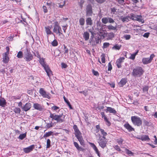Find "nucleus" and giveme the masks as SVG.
<instances>
[{"instance_id":"1","label":"nucleus","mask_w":157,"mask_h":157,"mask_svg":"<svg viewBox=\"0 0 157 157\" xmlns=\"http://www.w3.org/2000/svg\"><path fill=\"white\" fill-rule=\"evenodd\" d=\"M65 116L63 114L60 115H56L54 113H50V117L52 120L56 121L57 122L61 123L64 121Z\"/></svg>"},{"instance_id":"2","label":"nucleus","mask_w":157,"mask_h":157,"mask_svg":"<svg viewBox=\"0 0 157 157\" xmlns=\"http://www.w3.org/2000/svg\"><path fill=\"white\" fill-rule=\"evenodd\" d=\"M39 62L40 64L44 67L47 73V75L49 77H50L52 75V72L50 69L49 66L45 64L44 59L43 58L41 59L40 58V59Z\"/></svg>"},{"instance_id":"3","label":"nucleus","mask_w":157,"mask_h":157,"mask_svg":"<svg viewBox=\"0 0 157 157\" xmlns=\"http://www.w3.org/2000/svg\"><path fill=\"white\" fill-rule=\"evenodd\" d=\"M144 72V71L142 68L140 67H138L133 70L132 73L135 77H139L143 74Z\"/></svg>"},{"instance_id":"4","label":"nucleus","mask_w":157,"mask_h":157,"mask_svg":"<svg viewBox=\"0 0 157 157\" xmlns=\"http://www.w3.org/2000/svg\"><path fill=\"white\" fill-rule=\"evenodd\" d=\"M131 120L133 124L138 126L142 125V122L141 118L138 116H133L131 117Z\"/></svg>"},{"instance_id":"5","label":"nucleus","mask_w":157,"mask_h":157,"mask_svg":"<svg viewBox=\"0 0 157 157\" xmlns=\"http://www.w3.org/2000/svg\"><path fill=\"white\" fill-rule=\"evenodd\" d=\"M24 59L26 61L29 62L33 59V55L28 49H26V51L24 52Z\"/></svg>"},{"instance_id":"6","label":"nucleus","mask_w":157,"mask_h":157,"mask_svg":"<svg viewBox=\"0 0 157 157\" xmlns=\"http://www.w3.org/2000/svg\"><path fill=\"white\" fill-rule=\"evenodd\" d=\"M130 19L133 20H136L140 22H141L142 23L144 22V20L142 19V16L140 15H135L133 13L130 14Z\"/></svg>"},{"instance_id":"7","label":"nucleus","mask_w":157,"mask_h":157,"mask_svg":"<svg viewBox=\"0 0 157 157\" xmlns=\"http://www.w3.org/2000/svg\"><path fill=\"white\" fill-rule=\"evenodd\" d=\"M155 56V55L153 54H152L151 55L150 58H143L142 59V62L143 64H145L150 63Z\"/></svg>"},{"instance_id":"8","label":"nucleus","mask_w":157,"mask_h":157,"mask_svg":"<svg viewBox=\"0 0 157 157\" xmlns=\"http://www.w3.org/2000/svg\"><path fill=\"white\" fill-rule=\"evenodd\" d=\"M39 93L43 98H47L48 99H50L51 95L49 93H47L43 88L40 89Z\"/></svg>"},{"instance_id":"9","label":"nucleus","mask_w":157,"mask_h":157,"mask_svg":"<svg viewBox=\"0 0 157 157\" xmlns=\"http://www.w3.org/2000/svg\"><path fill=\"white\" fill-rule=\"evenodd\" d=\"M53 31L54 33L58 34L59 36H64L62 33V31L60 26L56 27H54Z\"/></svg>"},{"instance_id":"10","label":"nucleus","mask_w":157,"mask_h":157,"mask_svg":"<svg viewBox=\"0 0 157 157\" xmlns=\"http://www.w3.org/2000/svg\"><path fill=\"white\" fill-rule=\"evenodd\" d=\"M86 16H91L93 13L92 7L91 5L88 4L86 8Z\"/></svg>"},{"instance_id":"11","label":"nucleus","mask_w":157,"mask_h":157,"mask_svg":"<svg viewBox=\"0 0 157 157\" xmlns=\"http://www.w3.org/2000/svg\"><path fill=\"white\" fill-rule=\"evenodd\" d=\"M105 139H102V138L100 137L98 143L99 146L102 148H104L106 146L107 142Z\"/></svg>"},{"instance_id":"12","label":"nucleus","mask_w":157,"mask_h":157,"mask_svg":"<svg viewBox=\"0 0 157 157\" xmlns=\"http://www.w3.org/2000/svg\"><path fill=\"white\" fill-rule=\"evenodd\" d=\"M73 129L75 131V134L76 137L82 135V134L79 130L77 126L76 125H74Z\"/></svg>"},{"instance_id":"13","label":"nucleus","mask_w":157,"mask_h":157,"mask_svg":"<svg viewBox=\"0 0 157 157\" xmlns=\"http://www.w3.org/2000/svg\"><path fill=\"white\" fill-rule=\"evenodd\" d=\"M125 58L123 57H120L119 59H117L116 62V63L117 67L120 68L121 67V63L123 62V61L124 59Z\"/></svg>"},{"instance_id":"14","label":"nucleus","mask_w":157,"mask_h":157,"mask_svg":"<svg viewBox=\"0 0 157 157\" xmlns=\"http://www.w3.org/2000/svg\"><path fill=\"white\" fill-rule=\"evenodd\" d=\"M34 148V145H30L28 147L24 148L23 149V151L24 152L26 153H28L32 151Z\"/></svg>"},{"instance_id":"15","label":"nucleus","mask_w":157,"mask_h":157,"mask_svg":"<svg viewBox=\"0 0 157 157\" xmlns=\"http://www.w3.org/2000/svg\"><path fill=\"white\" fill-rule=\"evenodd\" d=\"M31 107V104L30 103L28 102L26 103L25 105L22 107V109L25 111L29 110Z\"/></svg>"},{"instance_id":"16","label":"nucleus","mask_w":157,"mask_h":157,"mask_svg":"<svg viewBox=\"0 0 157 157\" xmlns=\"http://www.w3.org/2000/svg\"><path fill=\"white\" fill-rule=\"evenodd\" d=\"M9 54L3 53V61L5 63H7L8 62L9 58L8 56Z\"/></svg>"},{"instance_id":"17","label":"nucleus","mask_w":157,"mask_h":157,"mask_svg":"<svg viewBox=\"0 0 157 157\" xmlns=\"http://www.w3.org/2000/svg\"><path fill=\"white\" fill-rule=\"evenodd\" d=\"M124 126L129 132L135 131L134 129L132 128V126L129 124V123H125L124 125Z\"/></svg>"},{"instance_id":"18","label":"nucleus","mask_w":157,"mask_h":157,"mask_svg":"<svg viewBox=\"0 0 157 157\" xmlns=\"http://www.w3.org/2000/svg\"><path fill=\"white\" fill-rule=\"evenodd\" d=\"M90 146L91 147H92L94 149V150L96 152V153L98 154V155L99 156H100L98 148L96 147L94 143H90Z\"/></svg>"},{"instance_id":"19","label":"nucleus","mask_w":157,"mask_h":157,"mask_svg":"<svg viewBox=\"0 0 157 157\" xmlns=\"http://www.w3.org/2000/svg\"><path fill=\"white\" fill-rule=\"evenodd\" d=\"M45 30L46 33H47V37H48V36L49 35L51 34H53V33H52V31H51V27L49 26H46L45 27Z\"/></svg>"},{"instance_id":"20","label":"nucleus","mask_w":157,"mask_h":157,"mask_svg":"<svg viewBox=\"0 0 157 157\" xmlns=\"http://www.w3.org/2000/svg\"><path fill=\"white\" fill-rule=\"evenodd\" d=\"M127 82V80L125 78H122L120 82L118 83V84L119 86L122 87Z\"/></svg>"},{"instance_id":"21","label":"nucleus","mask_w":157,"mask_h":157,"mask_svg":"<svg viewBox=\"0 0 157 157\" xmlns=\"http://www.w3.org/2000/svg\"><path fill=\"white\" fill-rule=\"evenodd\" d=\"M107 108L106 109L107 112H108L110 113H113L114 114L116 113L117 111L114 108L110 107H107Z\"/></svg>"},{"instance_id":"22","label":"nucleus","mask_w":157,"mask_h":157,"mask_svg":"<svg viewBox=\"0 0 157 157\" xmlns=\"http://www.w3.org/2000/svg\"><path fill=\"white\" fill-rule=\"evenodd\" d=\"M33 107L35 109L39 110H41L42 109L41 105L38 103H34Z\"/></svg>"},{"instance_id":"23","label":"nucleus","mask_w":157,"mask_h":157,"mask_svg":"<svg viewBox=\"0 0 157 157\" xmlns=\"http://www.w3.org/2000/svg\"><path fill=\"white\" fill-rule=\"evenodd\" d=\"M6 104V100L4 98H0V106L2 107H5Z\"/></svg>"},{"instance_id":"24","label":"nucleus","mask_w":157,"mask_h":157,"mask_svg":"<svg viewBox=\"0 0 157 157\" xmlns=\"http://www.w3.org/2000/svg\"><path fill=\"white\" fill-rule=\"evenodd\" d=\"M140 139L141 140L143 141H149L150 140L148 136L146 135L141 136Z\"/></svg>"},{"instance_id":"25","label":"nucleus","mask_w":157,"mask_h":157,"mask_svg":"<svg viewBox=\"0 0 157 157\" xmlns=\"http://www.w3.org/2000/svg\"><path fill=\"white\" fill-rule=\"evenodd\" d=\"M80 142V144L82 145L84 144V140L82 138V135L76 137Z\"/></svg>"},{"instance_id":"26","label":"nucleus","mask_w":157,"mask_h":157,"mask_svg":"<svg viewBox=\"0 0 157 157\" xmlns=\"http://www.w3.org/2000/svg\"><path fill=\"white\" fill-rule=\"evenodd\" d=\"M74 144L75 147L79 151H83V150L84 149L82 148L79 147L78 144L77 142H74Z\"/></svg>"},{"instance_id":"27","label":"nucleus","mask_w":157,"mask_h":157,"mask_svg":"<svg viewBox=\"0 0 157 157\" xmlns=\"http://www.w3.org/2000/svg\"><path fill=\"white\" fill-rule=\"evenodd\" d=\"M92 20L90 17H88L86 19V24L87 25H92Z\"/></svg>"},{"instance_id":"28","label":"nucleus","mask_w":157,"mask_h":157,"mask_svg":"<svg viewBox=\"0 0 157 157\" xmlns=\"http://www.w3.org/2000/svg\"><path fill=\"white\" fill-rule=\"evenodd\" d=\"M89 33L87 32H85L83 35V37L86 40H88L89 39Z\"/></svg>"},{"instance_id":"29","label":"nucleus","mask_w":157,"mask_h":157,"mask_svg":"<svg viewBox=\"0 0 157 157\" xmlns=\"http://www.w3.org/2000/svg\"><path fill=\"white\" fill-rule=\"evenodd\" d=\"M138 52V51H137L136 52L131 54V56L128 58L129 59L134 60Z\"/></svg>"},{"instance_id":"30","label":"nucleus","mask_w":157,"mask_h":157,"mask_svg":"<svg viewBox=\"0 0 157 157\" xmlns=\"http://www.w3.org/2000/svg\"><path fill=\"white\" fill-rule=\"evenodd\" d=\"M107 27L109 30H116L117 26L116 25L115 26H113L112 25H108Z\"/></svg>"},{"instance_id":"31","label":"nucleus","mask_w":157,"mask_h":157,"mask_svg":"<svg viewBox=\"0 0 157 157\" xmlns=\"http://www.w3.org/2000/svg\"><path fill=\"white\" fill-rule=\"evenodd\" d=\"M100 131L101 134L103 135L102 138L104 139H105V136L107 135V133L105 132L104 130L102 129H100Z\"/></svg>"},{"instance_id":"32","label":"nucleus","mask_w":157,"mask_h":157,"mask_svg":"<svg viewBox=\"0 0 157 157\" xmlns=\"http://www.w3.org/2000/svg\"><path fill=\"white\" fill-rule=\"evenodd\" d=\"M26 134H27L26 132H25L24 133H23L22 134H21L19 136L18 138L20 139L21 140H22L24 139L25 137H26Z\"/></svg>"},{"instance_id":"33","label":"nucleus","mask_w":157,"mask_h":157,"mask_svg":"<svg viewBox=\"0 0 157 157\" xmlns=\"http://www.w3.org/2000/svg\"><path fill=\"white\" fill-rule=\"evenodd\" d=\"M79 24L81 26L84 25L85 22V20L84 18L82 17L80 18L79 19Z\"/></svg>"},{"instance_id":"34","label":"nucleus","mask_w":157,"mask_h":157,"mask_svg":"<svg viewBox=\"0 0 157 157\" xmlns=\"http://www.w3.org/2000/svg\"><path fill=\"white\" fill-rule=\"evenodd\" d=\"M121 47V45H120L117 44H115L114 46L112 48V49H115L119 50L120 49Z\"/></svg>"},{"instance_id":"35","label":"nucleus","mask_w":157,"mask_h":157,"mask_svg":"<svg viewBox=\"0 0 157 157\" xmlns=\"http://www.w3.org/2000/svg\"><path fill=\"white\" fill-rule=\"evenodd\" d=\"M53 132L52 131H50L47 132H46L44 135L43 137L44 138L47 137L53 134Z\"/></svg>"},{"instance_id":"36","label":"nucleus","mask_w":157,"mask_h":157,"mask_svg":"<svg viewBox=\"0 0 157 157\" xmlns=\"http://www.w3.org/2000/svg\"><path fill=\"white\" fill-rule=\"evenodd\" d=\"M129 19H130V14L128 16L121 18V20L123 22L125 21H128L129 20Z\"/></svg>"},{"instance_id":"37","label":"nucleus","mask_w":157,"mask_h":157,"mask_svg":"<svg viewBox=\"0 0 157 157\" xmlns=\"http://www.w3.org/2000/svg\"><path fill=\"white\" fill-rule=\"evenodd\" d=\"M53 123L51 122V123H47L46 125L45 126V128H49L51 127H52L53 126Z\"/></svg>"},{"instance_id":"38","label":"nucleus","mask_w":157,"mask_h":157,"mask_svg":"<svg viewBox=\"0 0 157 157\" xmlns=\"http://www.w3.org/2000/svg\"><path fill=\"white\" fill-rule=\"evenodd\" d=\"M102 22L104 24H106L108 22V17H103L101 19Z\"/></svg>"},{"instance_id":"39","label":"nucleus","mask_w":157,"mask_h":157,"mask_svg":"<svg viewBox=\"0 0 157 157\" xmlns=\"http://www.w3.org/2000/svg\"><path fill=\"white\" fill-rule=\"evenodd\" d=\"M85 1L84 0H80L78 2V5L80 6L81 9H82L83 7V4H84Z\"/></svg>"},{"instance_id":"40","label":"nucleus","mask_w":157,"mask_h":157,"mask_svg":"<svg viewBox=\"0 0 157 157\" xmlns=\"http://www.w3.org/2000/svg\"><path fill=\"white\" fill-rule=\"evenodd\" d=\"M17 57L18 58H21L23 57V52L21 51H19L17 53Z\"/></svg>"},{"instance_id":"41","label":"nucleus","mask_w":157,"mask_h":157,"mask_svg":"<svg viewBox=\"0 0 157 157\" xmlns=\"http://www.w3.org/2000/svg\"><path fill=\"white\" fill-rule=\"evenodd\" d=\"M13 111L16 113L20 114V113L21 109L17 107H15L13 109Z\"/></svg>"},{"instance_id":"42","label":"nucleus","mask_w":157,"mask_h":157,"mask_svg":"<svg viewBox=\"0 0 157 157\" xmlns=\"http://www.w3.org/2000/svg\"><path fill=\"white\" fill-rule=\"evenodd\" d=\"M114 34L112 32L109 33L108 35V38L109 39H112L114 37Z\"/></svg>"},{"instance_id":"43","label":"nucleus","mask_w":157,"mask_h":157,"mask_svg":"<svg viewBox=\"0 0 157 157\" xmlns=\"http://www.w3.org/2000/svg\"><path fill=\"white\" fill-rule=\"evenodd\" d=\"M117 141L119 144L121 145L122 144L124 140L121 138H120L119 139H117Z\"/></svg>"},{"instance_id":"44","label":"nucleus","mask_w":157,"mask_h":157,"mask_svg":"<svg viewBox=\"0 0 157 157\" xmlns=\"http://www.w3.org/2000/svg\"><path fill=\"white\" fill-rule=\"evenodd\" d=\"M101 60L102 63H105V56L104 54H102L101 56Z\"/></svg>"},{"instance_id":"45","label":"nucleus","mask_w":157,"mask_h":157,"mask_svg":"<svg viewBox=\"0 0 157 157\" xmlns=\"http://www.w3.org/2000/svg\"><path fill=\"white\" fill-rule=\"evenodd\" d=\"M51 44L53 46H57L58 43L56 40H54L51 43Z\"/></svg>"},{"instance_id":"46","label":"nucleus","mask_w":157,"mask_h":157,"mask_svg":"<svg viewBox=\"0 0 157 157\" xmlns=\"http://www.w3.org/2000/svg\"><path fill=\"white\" fill-rule=\"evenodd\" d=\"M126 153L128 154L130 156H132L133 155V153L131 151L129 150L128 149L125 150Z\"/></svg>"},{"instance_id":"47","label":"nucleus","mask_w":157,"mask_h":157,"mask_svg":"<svg viewBox=\"0 0 157 157\" xmlns=\"http://www.w3.org/2000/svg\"><path fill=\"white\" fill-rule=\"evenodd\" d=\"M89 31L91 33L92 35L94 36L95 34V33L94 30V29L93 27H92L91 28L88 29Z\"/></svg>"},{"instance_id":"48","label":"nucleus","mask_w":157,"mask_h":157,"mask_svg":"<svg viewBox=\"0 0 157 157\" xmlns=\"http://www.w3.org/2000/svg\"><path fill=\"white\" fill-rule=\"evenodd\" d=\"M51 141L49 139H47V146L46 148H49L51 146Z\"/></svg>"},{"instance_id":"49","label":"nucleus","mask_w":157,"mask_h":157,"mask_svg":"<svg viewBox=\"0 0 157 157\" xmlns=\"http://www.w3.org/2000/svg\"><path fill=\"white\" fill-rule=\"evenodd\" d=\"M109 43L105 42L103 44V48H107L109 45Z\"/></svg>"},{"instance_id":"50","label":"nucleus","mask_w":157,"mask_h":157,"mask_svg":"<svg viewBox=\"0 0 157 157\" xmlns=\"http://www.w3.org/2000/svg\"><path fill=\"white\" fill-rule=\"evenodd\" d=\"M131 37L130 35H125L124 36V37L126 40H129Z\"/></svg>"},{"instance_id":"51","label":"nucleus","mask_w":157,"mask_h":157,"mask_svg":"<svg viewBox=\"0 0 157 157\" xmlns=\"http://www.w3.org/2000/svg\"><path fill=\"white\" fill-rule=\"evenodd\" d=\"M64 46V53H67L68 52V49L67 48V46H65V45H63Z\"/></svg>"},{"instance_id":"52","label":"nucleus","mask_w":157,"mask_h":157,"mask_svg":"<svg viewBox=\"0 0 157 157\" xmlns=\"http://www.w3.org/2000/svg\"><path fill=\"white\" fill-rule=\"evenodd\" d=\"M104 121L106 123V124L108 126H109L111 125V123L109 121L108 119L104 120Z\"/></svg>"},{"instance_id":"53","label":"nucleus","mask_w":157,"mask_h":157,"mask_svg":"<svg viewBox=\"0 0 157 157\" xmlns=\"http://www.w3.org/2000/svg\"><path fill=\"white\" fill-rule=\"evenodd\" d=\"M108 22L110 23H113L114 22V21L111 17H108Z\"/></svg>"},{"instance_id":"54","label":"nucleus","mask_w":157,"mask_h":157,"mask_svg":"<svg viewBox=\"0 0 157 157\" xmlns=\"http://www.w3.org/2000/svg\"><path fill=\"white\" fill-rule=\"evenodd\" d=\"M108 71H111L112 69V67L111 65V62H109L108 64Z\"/></svg>"},{"instance_id":"55","label":"nucleus","mask_w":157,"mask_h":157,"mask_svg":"<svg viewBox=\"0 0 157 157\" xmlns=\"http://www.w3.org/2000/svg\"><path fill=\"white\" fill-rule=\"evenodd\" d=\"M118 2V3L121 5H123L124 3V0H116Z\"/></svg>"},{"instance_id":"56","label":"nucleus","mask_w":157,"mask_h":157,"mask_svg":"<svg viewBox=\"0 0 157 157\" xmlns=\"http://www.w3.org/2000/svg\"><path fill=\"white\" fill-rule=\"evenodd\" d=\"M59 107L56 106H54L52 107L51 109L55 111H56L57 109H59Z\"/></svg>"},{"instance_id":"57","label":"nucleus","mask_w":157,"mask_h":157,"mask_svg":"<svg viewBox=\"0 0 157 157\" xmlns=\"http://www.w3.org/2000/svg\"><path fill=\"white\" fill-rule=\"evenodd\" d=\"M98 3L101 4L104 2L105 1V0H95Z\"/></svg>"},{"instance_id":"58","label":"nucleus","mask_w":157,"mask_h":157,"mask_svg":"<svg viewBox=\"0 0 157 157\" xmlns=\"http://www.w3.org/2000/svg\"><path fill=\"white\" fill-rule=\"evenodd\" d=\"M144 123L147 126H150V123L146 120L144 121Z\"/></svg>"},{"instance_id":"59","label":"nucleus","mask_w":157,"mask_h":157,"mask_svg":"<svg viewBox=\"0 0 157 157\" xmlns=\"http://www.w3.org/2000/svg\"><path fill=\"white\" fill-rule=\"evenodd\" d=\"M34 55H35V56H36L38 58L40 59V55L38 52H36L35 53H34Z\"/></svg>"},{"instance_id":"60","label":"nucleus","mask_w":157,"mask_h":157,"mask_svg":"<svg viewBox=\"0 0 157 157\" xmlns=\"http://www.w3.org/2000/svg\"><path fill=\"white\" fill-rule=\"evenodd\" d=\"M115 149L118 151H121V149L120 148V147L118 145H116L114 147Z\"/></svg>"},{"instance_id":"61","label":"nucleus","mask_w":157,"mask_h":157,"mask_svg":"<svg viewBox=\"0 0 157 157\" xmlns=\"http://www.w3.org/2000/svg\"><path fill=\"white\" fill-rule=\"evenodd\" d=\"M43 11L44 13H46L48 12V10L46 6H43Z\"/></svg>"},{"instance_id":"62","label":"nucleus","mask_w":157,"mask_h":157,"mask_svg":"<svg viewBox=\"0 0 157 157\" xmlns=\"http://www.w3.org/2000/svg\"><path fill=\"white\" fill-rule=\"evenodd\" d=\"M92 72L94 75H95L98 76L99 75L98 72L97 71H96L94 70H93Z\"/></svg>"},{"instance_id":"63","label":"nucleus","mask_w":157,"mask_h":157,"mask_svg":"<svg viewBox=\"0 0 157 157\" xmlns=\"http://www.w3.org/2000/svg\"><path fill=\"white\" fill-rule=\"evenodd\" d=\"M149 33H145L143 35V36L145 37L148 38L149 35Z\"/></svg>"},{"instance_id":"64","label":"nucleus","mask_w":157,"mask_h":157,"mask_svg":"<svg viewBox=\"0 0 157 157\" xmlns=\"http://www.w3.org/2000/svg\"><path fill=\"white\" fill-rule=\"evenodd\" d=\"M6 52H5V53L9 54V51H10V48L9 47H6Z\"/></svg>"}]
</instances>
